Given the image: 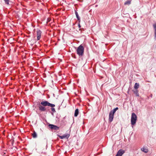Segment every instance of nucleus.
Segmentation results:
<instances>
[{
	"label": "nucleus",
	"mask_w": 156,
	"mask_h": 156,
	"mask_svg": "<svg viewBox=\"0 0 156 156\" xmlns=\"http://www.w3.org/2000/svg\"><path fill=\"white\" fill-rule=\"evenodd\" d=\"M47 106L51 107H54L55 106L54 104H51L48 101H41L40 104L38 105V107L39 110L41 111L45 112L46 110L45 106Z\"/></svg>",
	"instance_id": "nucleus-1"
},
{
	"label": "nucleus",
	"mask_w": 156,
	"mask_h": 156,
	"mask_svg": "<svg viewBox=\"0 0 156 156\" xmlns=\"http://www.w3.org/2000/svg\"><path fill=\"white\" fill-rule=\"evenodd\" d=\"M84 48L81 45H80L76 49L77 54L79 56H82L84 53Z\"/></svg>",
	"instance_id": "nucleus-2"
},
{
	"label": "nucleus",
	"mask_w": 156,
	"mask_h": 156,
	"mask_svg": "<svg viewBox=\"0 0 156 156\" xmlns=\"http://www.w3.org/2000/svg\"><path fill=\"white\" fill-rule=\"evenodd\" d=\"M137 116L135 113H133L132 114L131 122L132 125L135 124L137 120Z\"/></svg>",
	"instance_id": "nucleus-3"
},
{
	"label": "nucleus",
	"mask_w": 156,
	"mask_h": 156,
	"mask_svg": "<svg viewBox=\"0 0 156 156\" xmlns=\"http://www.w3.org/2000/svg\"><path fill=\"white\" fill-rule=\"evenodd\" d=\"M48 127L50 128L55 130H58L59 129V127L58 126L52 124H49L48 125Z\"/></svg>",
	"instance_id": "nucleus-4"
},
{
	"label": "nucleus",
	"mask_w": 156,
	"mask_h": 156,
	"mask_svg": "<svg viewBox=\"0 0 156 156\" xmlns=\"http://www.w3.org/2000/svg\"><path fill=\"white\" fill-rule=\"evenodd\" d=\"M125 153V151L122 150H119L115 156H122Z\"/></svg>",
	"instance_id": "nucleus-5"
},
{
	"label": "nucleus",
	"mask_w": 156,
	"mask_h": 156,
	"mask_svg": "<svg viewBox=\"0 0 156 156\" xmlns=\"http://www.w3.org/2000/svg\"><path fill=\"white\" fill-rule=\"evenodd\" d=\"M37 40H40L41 37V32L40 30H37Z\"/></svg>",
	"instance_id": "nucleus-6"
},
{
	"label": "nucleus",
	"mask_w": 156,
	"mask_h": 156,
	"mask_svg": "<svg viewBox=\"0 0 156 156\" xmlns=\"http://www.w3.org/2000/svg\"><path fill=\"white\" fill-rule=\"evenodd\" d=\"M114 115L111 113H109L108 119L109 122H111L112 121L114 117Z\"/></svg>",
	"instance_id": "nucleus-7"
},
{
	"label": "nucleus",
	"mask_w": 156,
	"mask_h": 156,
	"mask_svg": "<svg viewBox=\"0 0 156 156\" xmlns=\"http://www.w3.org/2000/svg\"><path fill=\"white\" fill-rule=\"evenodd\" d=\"M141 150L143 152L147 153L148 152V149L146 147H143L141 148Z\"/></svg>",
	"instance_id": "nucleus-8"
},
{
	"label": "nucleus",
	"mask_w": 156,
	"mask_h": 156,
	"mask_svg": "<svg viewBox=\"0 0 156 156\" xmlns=\"http://www.w3.org/2000/svg\"><path fill=\"white\" fill-rule=\"evenodd\" d=\"M78 114H79L78 109H76V110H75V111L74 116L75 117L77 116Z\"/></svg>",
	"instance_id": "nucleus-9"
},
{
	"label": "nucleus",
	"mask_w": 156,
	"mask_h": 156,
	"mask_svg": "<svg viewBox=\"0 0 156 156\" xmlns=\"http://www.w3.org/2000/svg\"><path fill=\"white\" fill-rule=\"evenodd\" d=\"M139 84L138 83H136L135 84L134 88L135 89H137L139 87Z\"/></svg>",
	"instance_id": "nucleus-10"
},
{
	"label": "nucleus",
	"mask_w": 156,
	"mask_h": 156,
	"mask_svg": "<svg viewBox=\"0 0 156 156\" xmlns=\"http://www.w3.org/2000/svg\"><path fill=\"white\" fill-rule=\"evenodd\" d=\"M153 27L154 30L155 37H156V24L153 25Z\"/></svg>",
	"instance_id": "nucleus-11"
},
{
	"label": "nucleus",
	"mask_w": 156,
	"mask_h": 156,
	"mask_svg": "<svg viewBox=\"0 0 156 156\" xmlns=\"http://www.w3.org/2000/svg\"><path fill=\"white\" fill-rule=\"evenodd\" d=\"M131 3V1H127L126 2L124 3L125 5H129Z\"/></svg>",
	"instance_id": "nucleus-12"
},
{
	"label": "nucleus",
	"mask_w": 156,
	"mask_h": 156,
	"mask_svg": "<svg viewBox=\"0 0 156 156\" xmlns=\"http://www.w3.org/2000/svg\"><path fill=\"white\" fill-rule=\"evenodd\" d=\"M134 93L136 95V96H139V94L138 93V91L137 90H136L134 91H133Z\"/></svg>",
	"instance_id": "nucleus-13"
},
{
	"label": "nucleus",
	"mask_w": 156,
	"mask_h": 156,
	"mask_svg": "<svg viewBox=\"0 0 156 156\" xmlns=\"http://www.w3.org/2000/svg\"><path fill=\"white\" fill-rule=\"evenodd\" d=\"M75 14L76 15V18H77L78 20H80V18L78 15V13L76 11H75Z\"/></svg>",
	"instance_id": "nucleus-14"
},
{
	"label": "nucleus",
	"mask_w": 156,
	"mask_h": 156,
	"mask_svg": "<svg viewBox=\"0 0 156 156\" xmlns=\"http://www.w3.org/2000/svg\"><path fill=\"white\" fill-rule=\"evenodd\" d=\"M116 111L114 109L112 110L110 112L114 115V113H115Z\"/></svg>",
	"instance_id": "nucleus-15"
},
{
	"label": "nucleus",
	"mask_w": 156,
	"mask_h": 156,
	"mask_svg": "<svg viewBox=\"0 0 156 156\" xmlns=\"http://www.w3.org/2000/svg\"><path fill=\"white\" fill-rule=\"evenodd\" d=\"M37 135V134L36 133V132H34V133L32 134V136H33V137L36 136Z\"/></svg>",
	"instance_id": "nucleus-16"
},
{
	"label": "nucleus",
	"mask_w": 156,
	"mask_h": 156,
	"mask_svg": "<svg viewBox=\"0 0 156 156\" xmlns=\"http://www.w3.org/2000/svg\"><path fill=\"white\" fill-rule=\"evenodd\" d=\"M51 110L53 112H55V108H53V107H52V108H51Z\"/></svg>",
	"instance_id": "nucleus-17"
},
{
	"label": "nucleus",
	"mask_w": 156,
	"mask_h": 156,
	"mask_svg": "<svg viewBox=\"0 0 156 156\" xmlns=\"http://www.w3.org/2000/svg\"><path fill=\"white\" fill-rule=\"evenodd\" d=\"M61 139H63L64 138H66V139H68L69 137H59Z\"/></svg>",
	"instance_id": "nucleus-18"
},
{
	"label": "nucleus",
	"mask_w": 156,
	"mask_h": 156,
	"mask_svg": "<svg viewBox=\"0 0 156 156\" xmlns=\"http://www.w3.org/2000/svg\"><path fill=\"white\" fill-rule=\"evenodd\" d=\"M5 2L6 3V4H9V0H4Z\"/></svg>",
	"instance_id": "nucleus-19"
},
{
	"label": "nucleus",
	"mask_w": 156,
	"mask_h": 156,
	"mask_svg": "<svg viewBox=\"0 0 156 156\" xmlns=\"http://www.w3.org/2000/svg\"><path fill=\"white\" fill-rule=\"evenodd\" d=\"M118 109V107H116L115 108H114V109L116 111Z\"/></svg>",
	"instance_id": "nucleus-20"
},
{
	"label": "nucleus",
	"mask_w": 156,
	"mask_h": 156,
	"mask_svg": "<svg viewBox=\"0 0 156 156\" xmlns=\"http://www.w3.org/2000/svg\"><path fill=\"white\" fill-rule=\"evenodd\" d=\"M118 109V107H116L115 108H114V109L116 111Z\"/></svg>",
	"instance_id": "nucleus-21"
},
{
	"label": "nucleus",
	"mask_w": 156,
	"mask_h": 156,
	"mask_svg": "<svg viewBox=\"0 0 156 156\" xmlns=\"http://www.w3.org/2000/svg\"><path fill=\"white\" fill-rule=\"evenodd\" d=\"M13 140H12L11 141V144H13Z\"/></svg>",
	"instance_id": "nucleus-22"
},
{
	"label": "nucleus",
	"mask_w": 156,
	"mask_h": 156,
	"mask_svg": "<svg viewBox=\"0 0 156 156\" xmlns=\"http://www.w3.org/2000/svg\"><path fill=\"white\" fill-rule=\"evenodd\" d=\"M78 26H79V28H80V27H81V26H80V24H79Z\"/></svg>",
	"instance_id": "nucleus-23"
},
{
	"label": "nucleus",
	"mask_w": 156,
	"mask_h": 156,
	"mask_svg": "<svg viewBox=\"0 0 156 156\" xmlns=\"http://www.w3.org/2000/svg\"><path fill=\"white\" fill-rule=\"evenodd\" d=\"M59 136V137H60L61 136Z\"/></svg>",
	"instance_id": "nucleus-24"
},
{
	"label": "nucleus",
	"mask_w": 156,
	"mask_h": 156,
	"mask_svg": "<svg viewBox=\"0 0 156 156\" xmlns=\"http://www.w3.org/2000/svg\"><path fill=\"white\" fill-rule=\"evenodd\" d=\"M68 135L69 136V135Z\"/></svg>",
	"instance_id": "nucleus-25"
}]
</instances>
